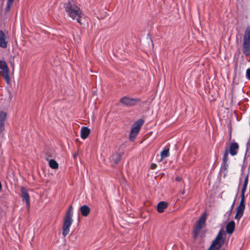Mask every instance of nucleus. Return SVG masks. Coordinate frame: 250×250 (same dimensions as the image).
Segmentation results:
<instances>
[{
    "label": "nucleus",
    "mask_w": 250,
    "mask_h": 250,
    "mask_svg": "<svg viewBox=\"0 0 250 250\" xmlns=\"http://www.w3.org/2000/svg\"><path fill=\"white\" fill-rule=\"evenodd\" d=\"M64 8L68 17L73 20H76L80 24H82L83 15L79 7L73 0H69L64 4Z\"/></svg>",
    "instance_id": "f257e3e1"
},
{
    "label": "nucleus",
    "mask_w": 250,
    "mask_h": 250,
    "mask_svg": "<svg viewBox=\"0 0 250 250\" xmlns=\"http://www.w3.org/2000/svg\"><path fill=\"white\" fill-rule=\"evenodd\" d=\"M73 208L72 205H70L66 212L63 220L62 234L64 237H65L70 231V228L73 222Z\"/></svg>",
    "instance_id": "f03ea898"
},
{
    "label": "nucleus",
    "mask_w": 250,
    "mask_h": 250,
    "mask_svg": "<svg viewBox=\"0 0 250 250\" xmlns=\"http://www.w3.org/2000/svg\"><path fill=\"white\" fill-rule=\"evenodd\" d=\"M226 238V234L222 229L220 230L214 240L207 250H220L224 245Z\"/></svg>",
    "instance_id": "7ed1b4c3"
},
{
    "label": "nucleus",
    "mask_w": 250,
    "mask_h": 250,
    "mask_svg": "<svg viewBox=\"0 0 250 250\" xmlns=\"http://www.w3.org/2000/svg\"><path fill=\"white\" fill-rule=\"evenodd\" d=\"M242 52L246 56L250 55V26L244 32L243 39Z\"/></svg>",
    "instance_id": "20e7f679"
},
{
    "label": "nucleus",
    "mask_w": 250,
    "mask_h": 250,
    "mask_svg": "<svg viewBox=\"0 0 250 250\" xmlns=\"http://www.w3.org/2000/svg\"><path fill=\"white\" fill-rule=\"evenodd\" d=\"M247 184H243V188L241 194V201L239 206L237 208L236 213L235 216V219L240 220L243 216L244 212L245 205V193L247 188Z\"/></svg>",
    "instance_id": "39448f33"
},
{
    "label": "nucleus",
    "mask_w": 250,
    "mask_h": 250,
    "mask_svg": "<svg viewBox=\"0 0 250 250\" xmlns=\"http://www.w3.org/2000/svg\"><path fill=\"white\" fill-rule=\"evenodd\" d=\"M144 123V122L143 120L139 119L133 124L129 135V140L131 141H133L137 137Z\"/></svg>",
    "instance_id": "423d86ee"
},
{
    "label": "nucleus",
    "mask_w": 250,
    "mask_h": 250,
    "mask_svg": "<svg viewBox=\"0 0 250 250\" xmlns=\"http://www.w3.org/2000/svg\"><path fill=\"white\" fill-rule=\"evenodd\" d=\"M140 101V99L139 98H131L128 96H124L120 100L121 103L126 106H134Z\"/></svg>",
    "instance_id": "0eeeda50"
},
{
    "label": "nucleus",
    "mask_w": 250,
    "mask_h": 250,
    "mask_svg": "<svg viewBox=\"0 0 250 250\" xmlns=\"http://www.w3.org/2000/svg\"><path fill=\"white\" fill-rule=\"evenodd\" d=\"M0 69L3 72V77L6 82L10 81L9 70L5 61L0 60Z\"/></svg>",
    "instance_id": "6e6552de"
},
{
    "label": "nucleus",
    "mask_w": 250,
    "mask_h": 250,
    "mask_svg": "<svg viewBox=\"0 0 250 250\" xmlns=\"http://www.w3.org/2000/svg\"><path fill=\"white\" fill-rule=\"evenodd\" d=\"M239 147V146L237 143L233 142L229 146V149L228 150L231 156H235L238 153Z\"/></svg>",
    "instance_id": "1a4fd4ad"
},
{
    "label": "nucleus",
    "mask_w": 250,
    "mask_h": 250,
    "mask_svg": "<svg viewBox=\"0 0 250 250\" xmlns=\"http://www.w3.org/2000/svg\"><path fill=\"white\" fill-rule=\"evenodd\" d=\"M8 40L3 31L0 30V47L5 48L7 47Z\"/></svg>",
    "instance_id": "9d476101"
},
{
    "label": "nucleus",
    "mask_w": 250,
    "mask_h": 250,
    "mask_svg": "<svg viewBox=\"0 0 250 250\" xmlns=\"http://www.w3.org/2000/svg\"><path fill=\"white\" fill-rule=\"evenodd\" d=\"M21 197L22 198V200L25 201L27 206H29L30 197L26 189L25 188L21 187Z\"/></svg>",
    "instance_id": "9b49d317"
},
{
    "label": "nucleus",
    "mask_w": 250,
    "mask_h": 250,
    "mask_svg": "<svg viewBox=\"0 0 250 250\" xmlns=\"http://www.w3.org/2000/svg\"><path fill=\"white\" fill-rule=\"evenodd\" d=\"M235 224L233 221H231L226 226V232L228 234H231L235 229Z\"/></svg>",
    "instance_id": "f8f14e48"
},
{
    "label": "nucleus",
    "mask_w": 250,
    "mask_h": 250,
    "mask_svg": "<svg viewBox=\"0 0 250 250\" xmlns=\"http://www.w3.org/2000/svg\"><path fill=\"white\" fill-rule=\"evenodd\" d=\"M80 210L82 216H87L90 212V208L86 205H83L80 208Z\"/></svg>",
    "instance_id": "ddd939ff"
},
{
    "label": "nucleus",
    "mask_w": 250,
    "mask_h": 250,
    "mask_svg": "<svg viewBox=\"0 0 250 250\" xmlns=\"http://www.w3.org/2000/svg\"><path fill=\"white\" fill-rule=\"evenodd\" d=\"M90 133V130L87 127L83 126L81 130V137L82 139H86Z\"/></svg>",
    "instance_id": "4468645a"
},
{
    "label": "nucleus",
    "mask_w": 250,
    "mask_h": 250,
    "mask_svg": "<svg viewBox=\"0 0 250 250\" xmlns=\"http://www.w3.org/2000/svg\"><path fill=\"white\" fill-rule=\"evenodd\" d=\"M229 151L227 148L226 149L225 152L223 154V163H222V167H224V169H227L228 167V165L227 164L228 161V155H229Z\"/></svg>",
    "instance_id": "2eb2a0df"
},
{
    "label": "nucleus",
    "mask_w": 250,
    "mask_h": 250,
    "mask_svg": "<svg viewBox=\"0 0 250 250\" xmlns=\"http://www.w3.org/2000/svg\"><path fill=\"white\" fill-rule=\"evenodd\" d=\"M206 221V213L205 212L203 215H202L199 220L197 222L196 226L198 227H201L203 228V226L205 225Z\"/></svg>",
    "instance_id": "dca6fc26"
},
{
    "label": "nucleus",
    "mask_w": 250,
    "mask_h": 250,
    "mask_svg": "<svg viewBox=\"0 0 250 250\" xmlns=\"http://www.w3.org/2000/svg\"><path fill=\"white\" fill-rule=\"evenodd\" d=\"M167 207V203L162 201L159 202L157 205V211L160 213H162L164 211L165 209Z\"/></svg>",
    "instance_id": "f3484780"
},
{
    "label": "nucleus",
    "mask_w": 250,
    "mask_h": 250,
    "mask_svg": "<svg viewBox=\"0 0 250 250\" xmlns=\"http://www.w3.org/2000/svg\"><path fill=\"white\" fill-rule=\"evenodd\" d=\"M122 159V155L120 153H116L112 155L111 157V160L114 164H118Z\"/></svg>",
    "instance_id": "a211bd4d"
},
{
    "label": "nucleus",
    "mask_w": 250,
    "mask_h": 250,
    "mask_svg": "<svg viewBox=\"0 0 250 250\" xmlns=\"http://www.w3.org/2000/svg\"><path fill=\"white\" fill-rule=\"evenodd\" d=\"M202 228L201 227H198L197 226H195L193 229V237L194 239H196L197 237L198 236V235L199 233L201 231V230L202 229Z\"/></svg>",
    "instance_id": "6ab92c4d"
},
{
    "label": "nucleus",
    "mask_w": 250,
    "mask_h": 250,
    "mask_svg": "<svg viewBox=\"0 0 250 250\" xmlns=\"http://www.w3.org/2000/svg\"><path fill=\"white\" fill-rule=\"evenodd\" d=\"M49 166L51 168L53 169H57L59 167L58 163L54 159H50L49 160Z\"/></svg>",
    "instance_id": "aec40b11"
},
{
    "label": "nucleus",
    "mask_w": 250,
    "mask_h": 250,
    "mask_svg": "<svg viewBox=\"0 0 250 250\" xmlns=\"http://www.w3.org/2000/svg\"><path fill=\"white\" fill-rule=\"evenodd\" d=\"M169 155V148L168 147H165L164 150H163L161 152V159H164L165 158H167L168 157Z\"/></svg>",
    "instance_id": "412c9836"
},
{
    "label": "nucleus",
    "mask_w": 250,
    "mask_h": 250,
    "mask_svg": "<svg viewBox=\"0 0 250 250\" xmlns=\"http://www.w3.org/2000/svg\"><path fill=\"white\" fill-rule=\"evenodd\" d=\"M14 0H7V4L5 7V11L9 12L11 9V7L13 4Z\"/></svg>",
    "instance_id": "4be33fe9"
},
{
    "label": "nucleus",
    "mask_w": 250,
    "mask_h": 250,
    "mask_svg": "<svg viewBox=\"0 0 250 250\" xmlns=\"http://www.w3.org/2000/svg\"><path fill=\"white\" fill-rule=\"evenodd\" d=\"M249 149V147H247V150L246 151V153H245V157H244V161H243V164L241 167V172H242V174H243L244 172V171H245V169L246 167V165L245 164L246 163V156H247V151H248V149Z\"/></svg>",
    "instance_id": "5701e85b"
},
{
    "label": "nucleus",
    "mask_w": 250,
    "mask_h": 250,
    "mask_svg": "<svg viewBox=\"0 0 250 250\" xmlns=\"http://www.w3.org/2000/svg\"><path fill=\"white\" fill-rule=\"evenodd\" d=\"M6 113L4 112H0V122H5L6 119Z\"/></svg>",
    "instance_id": "b1692460"
},
{
    "label": "nucleus",
    "mask_w": 250,
    "mask_h": 250,
    "mask_svg": "<svg viewBox=\"0 0 250 250\" xmlns=\"http://www.w3.org/2000/svg\"><path fill=\"white\" fill-rule=\"evenodd\" d=\"M4 122H0V133H1L4 129Z\"/></svg>",
    "instance_id": "393cba45"
},
{
    "label": "nucleus",
    "mask_w": 250,
    "mask_h": 250,
    "mask_svg": "<svg viewBox=\"0 0 250 250\" xmlns=\"http://www.w3.org/2000/svg\"><path fill=\"white\" fill-rule=\"evenodd\" d=\"M246 77L247 78L250 80V68H248L247 71H246Z\"/></svg>",
    "instance_id": "a878e982"
},
{
    "label": "nucleus",
    "mask_w": 250,
    "mask_h": 250,
    "mask_svg": "<svg viewBox=\"0 0 250 250\" xmlns=\"http://www.w3.org/2000/svg\"><path fill=\"white\" fill-rule=\"evenodd\" d=\"M233 205H234V203L231 205V208L229 209V210H228L227 212V214H228L229 216L231 214V212H232V209H233Z\"/></svg>",
    "instance_id": "bb28decb"
},
{
    "label": "nucleus",
    "mask_w": 250,
    "mask_h": 250,
    "mask_svg": "<svg viewBox=\"0 0 250 250\" xmlns=\"http://www.w3.org/2000/svg\"><path fill=\"white\" fill-rule=\"evenodd\" d=\"M248 181H249V174H247L245 177L244 184L248 185Z\"/></svg>",
    "instance_id": "cd10ccee"
},
{
    "label": "nucleus",
    "mask_w": 250,
    "mask_h": 250,
    "mask_svg": "<svg viewBox=\"0 0 250 250\" xmlns=\"http://www.w3.org/2000/svg\"><path fill=\"white\" fill-rule=\"evenodd\" d=\"M157 165L156 164L153 163L150 165V168L152 169H154L156 168Z\"/></svg>",
    "instance_id": "c85d7f7f"
},
{
    "label": "nucleus",
    "mask_w": 250,
    "mask_h": 250,
    "mask_svg": "<svg viewBox=\"0 0 250 250\" xmlns=\"http://www.w3.org/2000/svg\"><path fill=\"white\" fill-rule=\"evenodd\" d=\"M78 153H76L75 154H73V158L74 159H76L77 157H78Z\"/></svg>",
    "instance_id": "c756f323"
},
{
    "label": "nucleus",
    "mask_w": 250,
    "mask_h": 250,
    "mask_svg": "<svg viewBox=\"0 0 250 250\" xmlns=\"http://www.w3.org/2000/svg\"><path fill=\"white\" fill-rule=\"evenodd\" d=\"M176 180L177 181H179L180 180L179 178H178V177L176 178Z\"/></svg>",
    "instance_id": "7c9ffc66"
},
{
    "label": "nucleus",
    "mask_w": 250,
    "mask_h": 250,
    "mask_svg": "<svg viewBox=\"0 0 250 250\" xmlns=\"http://www.w3.org/2000/svg\"><path fill=\"white\" fill-rule=\"evenodd\" d=\"M182 193L183 194H184L185 193V191H182Z\"/></svg>",
    "instance_id": "2f4dec72"
}]
</instances>
